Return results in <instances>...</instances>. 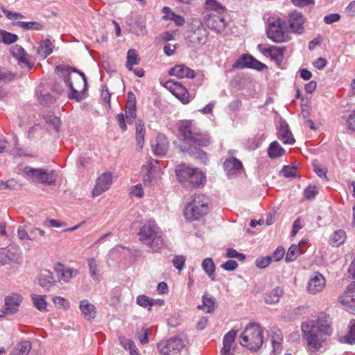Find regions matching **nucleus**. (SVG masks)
Masks as SVG:
<instances>
[{
    "label": "nucleus",
    "mask_w": 355,
    "mask_h": 355,
    "mask_svg": "<svg viewBox=\"0 0 355 355\" xmlns=\"http://www.w3.org/2000/svg\"><path fill=\"white\" fill-rule=\"evenodd\" d=\"M79 309L85 320L91 321L96 317V308L88 300H81L80 302Z\"/></svg>",
    "instance_id": "27"
},
{
    "label": "nucleus",
    "mask_w": 355,
    "mask_h": 355,
    "mask_svg": "<svg viewBox=\"0 0 355 355\" xmlns=\"http://www.w3.org/2000/svg\"><path fill=\"white\" fill-rule=\"evenodd\" d=\"M13 77L14 75L12 73L0 69V84L10 81Z\"/></svg>",
    "instance_id": "59"
},
{
    "label": "nucleus",
    "mask_w": 355,
    "mask_h": 355,
    "mask_svg": "<svg viewBox=\"0 0 355 355\" xmlns=\"http://www.w3.org/2000/svg\"><path fill=\"white\" fill-rule=\"evenodd\" d=\"M145 137V126L141 121L138 120L136 123V139L140 148H143Z\"/></svg>",
    "instance_id": "39"
},
{
    "label": "nucleus",
    "mask_w": 355,
    "mask_h": 355,
    "mask_svg": "<svg viewBox=\"0 0 355 355\" xmlns=\"http://www.w3.org/2000/svg\"><path fill=\"white\" fill-rule=\"evenodd\" d=\"M164 87L168 89L182 103L186 104L189 101V94L187 89L179 82L167 81Z\"/></svg>",
    "instance_id": "14"
},
{
    "label": "nucleus",
    "mask_w": 355,
    "mask_h": 355,
    "mask_svg": "<svg viewBox=\"0 0 355 355\" xmlns=\"http://www.w3.org/2000/svg\"><path fill=\"white\" fill-rule=\"evenodd\" d=\"M179 130L184 141L189 144L206 147L211 144L209 135L206 132H202L193 121H182Z\"/></svg>",
    "instance_id": "4"
},
{
    "label": "nucleus",
    "mask_w": 355,
    "mask_h": 355,
    "mask_svg": "<svg viewBox=\"0 0 355 355\" xmlns=\"http://www.w3.org/2000/svg\"><path fill=\"white\" fill-rule=\"evenodd\" d=\"M205 179L202 172L197 168H194V172L191 175L190 179L187 183V187L194 188L199 187Z\"/></svg>",
    "instance_id": "32"
},
{
    "label": "nucleus",
    "mask_w": 355,
    "mask_h": 355,
    "mask_svg": "<svg viewBox=\"0 0 355 355\" xmlns=\"http://www.w3.org/2000/svg\"><path fill=\"white\" fill-rule=\"evenodd\" d=\"M282 340V339L281 338H277V339H275L274 337H272V345L273 350L272 353L273 354V355H277V354L280 353Z\"/></svg>",
    "instance_id": "63"
},
{
    "label": "nucleus",
    "mask_w": 355,
    "mask_h": 355,
    "mask_svg": "<svg viewBox=\"0 0 355 355\" xmlns=\"http://www.w3.org/2000/svg\"><path fill=\"white\" fill-rule=\"evenodd\" d=\"M53 268L64 282H69L73 277L78 274V270L65 268L63 264L59 262L55 264Z\"/></svg>",
    "instance_id": "24"
},
{
    "label": "nucleus",
    "mask_w": 355,
    "mask_h": 355,
    "mask_svg": "<svg viewBox=\"0 0 355 355\" xmlns=\"http://www.w3.org/2000/svg\"><path fill=\"white\" fill-rule=\"evenodd\" d=\"M303 243V242H300L299 245L293 244L288 248V250L286 253L285 260L287 263L294 261L297 257L302 253L300 250V245Z\"/></svg>",
    "instance_id": "35"
},
{
    "label": "nucleus",
    "mask_w": 355,
    "mask_h": 355,
    "mask_svg": "<svg viewBox=\"0 0 355 355\" xmlns=\"http://www.w3.org/2000/svg\"><path fill=\"white\" fill-rule=\"evenodd\" d=\"M238 263L236 261L228 260L221 265V267L227 271H234L238 267Z\"/></svg>",
    "instance_id": "61"
},
{
    "label": "nucleus",
    "mask_w": 355,
    "mask_h": 355,
    "mask_svg": "<svg viewBox=\"0 0 355 355\" xmlns=\"http://www.w3.org/2000/svg\"><path fill=\"white\" fill-rule=\"evenodd\" d=\"M53 302L55 306L59 308L68 309L69 308V301L62 297L57 296L53 298Z\"/></svg>",
    "instance_id": "57"
},
{
    "label": "nucleus",
    "mask_w": 355,
    "mask_h": 355,
    "mask_svg": "<svg viewBox=\"0 0 355 355\" xmlns=\"http://www.w3.org/2000/svg\"><path fill=\"white\" fill-rule=\"evenodd\" d=\"M346 239L345 231L342 230L335 231L330 237L329 244L338 247L343 244Z\"/></svg>",
    "instance_id": "38"
},
{
    "label": "nucleus",
    "mask_w": 355,
    "mask_h": 355,
    "mask_svg": "<svg viewBox=\"0 0 355 355\" xmlns=\"http://www.w3.org/2000/svg\"><path fill=\"white\" fill-rule=\"evenodd\" d=\"M331 319L325 314H320L318 319L304 322L302 330L309 346L315 349H319L323 341V336L331 333Z\"/></svg>",
    "instance_id": "2"
},
{
    "label": "nucleus",
    "mask_w": 355,
    "mask_h": 355,
    "mask_svg": "<svg viewBox=\"0 0 355 355\" xmlns=\"http://www.w3.org/2000/svg\"><path fill=\"white\" fill-rule=\"evenodd\" d=\"M225 15V13H207L204 18L205 23L210 29L216 33H221L227 26Z\"/></svg>",
    "instance_id": "10"
},
{
    "label": "nucleus",
    "mask_w": 355,
    "mask_h": 355,
    "mask_svg": "<svg viewBox=\"0 0 355 355\" xmlns=\"http://www.w3.org/2000/svg\"><path fill=\"white\" fill-rule=\"evenodd\" d=\"M137 303L139 306L150 310L154 305L155 302L153 299L150 298L145 295H141L137 297Z\"/></svg>",
    "instance_id": "48"
},
{
    "label": "nucleus",
    "mask_w": 355,
    "mask_h": 355,
    "mask_svg": "<svg viewBox=\"0 0 355 355\" xmlns=\"http://www.w3.org/2000/svg\"><path fill=\"white\" fill-rule=\"evenodd\" d=\"M285 26L283 21H275L270 25L267 34L269 39L276 43L284 42L286 40V35L283 31Z\"/></svg>",
    "instance_id": "18"
},
{
    "label": "nucleus",
    "mask_w": 355,
    "mask_h": 355,
    "mask_svg": "<svg viewBox=\"0 0 355 355\" xmlns=\"http://www.w3.org/2000/svg\"><path fill=\"white\" fill-rule=\"evenodd\" d=\"M31 298L35 307L40 311H46L47 303L46 302L45 295H39L32 294Z\"/></svg>",
    "instance_id": "42"
},
{
    "label": "nucleus",
    "mask_w": 355,
    "mask_h": 355,
    "mask_svg": "<svg viewBox=\"0 0 355 355\" xmlns=\"http://www.w3.org/2000/svg\"><path fill=\"white\" fill-rule=\"evenodd\" d=\"M340 19V16L339 14L332 13V14H329V15H326L324 17V21L327 24H333L334 22H336V21H339Z\"/></svg>",
    "instance_id": "64"
},
{
    "label": "nucleus",
    "mask_w": 355,
    "mask_h": 355,
    "mask_svg": "<svg viewBox=\"0 0 355 355\" xmlns=\"http://www.w3.org/2000/svg\"><path fill=\"white\" fill-rule=\"evenodd\" d=\"M257 49L263 55L270 57L278 66L281 65L286 47L271 46L266 48L262 44H259Z\"/></svg>",
    "instance_id": "11"
},
{
    "label": "nucleus",
    "mask_w": 355,
    "mask_h": 355,
    "mask_svg": "<svg viewBox=\"0 0 355 355\" xmlns=\"http://www.w3.org/2000/svg\"><path fill=\"white\" fill-rule=\"evenodd\" d=\"M55 73L59 75L69 89L68 97L70 99L81 101L83 93L87 89V80L83 72L78 71L74 67L58 65L55 69Z\"/></svg>",
    "instance_id": "1"
},
{
    "label": "nucleus",
    "mask_w": 355,
    "mask_h": 355,
    "mask_svg": "<svg viewBox=\"0 0 355 355\" xmlns=\"http://www.w3.org/2000/svg\"><path fill=\"white\" fill-rule=\"evenodd\" d=\"M186 259L182 255H177L173 257L172 263L175 268L182 270L184 267Z\"/></svg>",
    "instance_id": "55"
},
{
    "label": "nucleus",
    "mask_w": 355,
    "mask_h": 355,
    "mask_svg": "<svg viewBox=\"0 0 355 355\" xmlns=\"http://www.w3.org/2000/svg\"><path fill=\"white\" fill-rule=\"evenodd\" d=\"M278 138L281 139L284 144H293L295 142L293 134L291 133L289 126L285 123H281L279 132Z\"/></svg>",
    "instance_id": "29"
},
{
    "label": "nucleus",
    "mask_w": 355,
    "mask_h": 355,
    "mask_svg": "<svg viewBox=\"0 0 355 355\" xmlns=\"http://www.w3.org/2000/svg\"><path fill=\"white\" fill-rule=\"evenodd\" d=\"M24 172L35 183H41L49 186L55 184L56 175L53 170L49 171L42 168H35L26 166Z\"/></svg>",
    "instance_id": "7"
},
{
    "label": "nucleus",
    "mask_w": 355,
    "mask_h": 355,
    "mask_svg": "<svg viewBox=\"0 0 355 355\" xmlns=\"http://www.w3.org/2000/svg\"><path fill=\"white\" fill-rule=\"evenodd\" d=\"M272 261L271 256L257 258L255 261L256 266L259 268H265Z\"/></svg>",
    "instance_id": "54"
},
{
    "label": "nucleus",
    "mask_w": 355,
    "mask_h": 355,
    "mask_svg": "<svg viewBox=\"0 0 355 355\" xmlns=\"http://www.w3.org/2000/svg\"><path fill=\"white\" fill-rule=\"evenodd\" d=\"M236 336V331L234 329L228 331L223 338V348L221 349V355H234V343Z\"/></svg>",
    "instance_id": "21"
},
{
    "label": "nucleus",
    "mask_w": 355,
    "mask_h": 355,
    "mask_svg": "<svg viewBox=\"0 0 355 355\" xmlns=\"http://www.w3.org/2000/svg\"><path fill=\"white\" fill-rule=\"evenodd\" d=\"M355 298V282L350 284L345 293L340 297V303H350Z\"/></svg>",
    "instance_id": "40"
},
{
    "label": "nucleus",
    "mask_w": 355,
    "mask_h": 355,
    "mask_svg": "<svg viewBox=\"0 0 355 355\" xmlns=\"http://www.w3.org/2000/svg\"><path fill=\"white\" fill-rule=\"evenodd\" d=\"M53 44L50 40L46 39L41 42L37 49V53L40 58L45 59L53 52Z\"/></svg>",
    "instance_id": "31"
},
{
    "label": "nucleus",
    "mask_w": 355,
    "mask_h": 355,
    "mask_svg": "<svg viewBox=\"0 0 355 355\" xmlns=\"http://www.w3.org/2000/svg\"><path fill=\"white\" fill-rule=\"evenodd\" d=\"M128 123H132L137 116L136 107L126 105L125 114L124 115Z\"/></svg>",
    "instance_id": "51"
},
{
    "label": "nucleus",
    "mask_w": 355,
    "mask_h": 355,
    "mask_svg": "<svg viewBox=\"0 0 355 355\" xmlns=\"http://www.w3.org/2000/svg\"><path fill=\"white\" fill-rule=\"evenodd\" d=\"M297 168L294 166H285L280 173L286 178H293L297 175Z\"/></svg>",
    "instance_id": "52"
},
{
    "label": "nucleus",
    "mask_w": 355,
    "mask_h": 355,
    "mask_svg": "<svg viewBox=\"0 0 355 355\" xmlns=\"http://www.w3.org/2000/svg\"><path fill=\"white\" fill-rule=\"evenodd\" d=\"M202 267L207 275L211 278L212 280H214V277L213 276L214 275L216 266L213 259L211 258L205 259L202 261Z\"/></svg>",
    "instance_id": "43"
},
{
    "label": "nucleus",
    "mask_w": 355,
    "mask_h": 355,
    "mask_svg": "<svg viewBox=\"0 0 355 355\" xmlns=\"http://www.w3.org/2000/svg\"><path fill=\"white\" fill-rule=\"evenodd\" d=\"M223 168L228 176L241 174L243 171V164L238 159L230 157L225 160Z\"/></svg>",
    "instance_id": "20"
},
{
    "label": "nucleus",
    "mask_w": 355,
    "mask_h": 355,
    "mask_svg": "<svg viewBox=\"0 0 355 355\" xmlns=\"http://www.w3.org/2000/svg\"><path fill=\"white\" fill-rule=\"evenodd\" d=\"M112 184V175L106 172L101 175L96 180V185L92 191L94 196H98L107 191Z\"/></svg>",
    "instance_id": "17"
},
{
    "label": "nucleus",
    "mask_w": 355,
    "mask_h": 355,
    "mask_svg": "<svg viewBox=\"0 0 355 355\" xmlns=\"http://www.w3.org/2000/svg\"><path fill=\"white\" fill-rule=\"evenodd\" d=\"M226 257L229 258H236L240 261H243L245 259V254L238 252L233 248L227 249Z\"/></svg>",
    "instance_id": "58"
},
{
    "label": "nucleus",
    "mask_w": 355,
    "mask_h": 355,
    "mask_svg": "<svg viewBox=\"0 0 355 355\" xmlns=\"http://www.w3.org/2000/svg\"><path fill=\"white\" fill-rule=\"evenodd\" d=\"M22 302V297L17 293H12L5 299L4 314H15L19 310V306Z\"/></svg>",
    "instance_id": "19"
},
{
    "label": "nucleus",
    "mask_w": 355,
    "mask_h": 355,
    "mask_svg": "<svg viewBox=\"0 0 355 355\" xmlns=\"http://www.w3.org/2000/svg\"><path fill=\"white\" fill-rule=\"evenodd\" d=\"M139 58L135 49H130L127 53V61L125 66L129 70H132V67L139 63Z\"/></svg>",
    "instance_id": "41"
},
{
    "label": "nucleus",
    "mask_w": 355,
    "mask_h": 355,
    "mask_svg": "<svg viewBox=\"0 0 355 355\" xmlns=\"http://www.w3.org/2000/svg\"><path fill=\"white\" fill-rule=\"evenodd\" d=\"M10 52L11 55L17 59L19 63H24L27 66L28 69L31 70L33 68V64L29 62L28 55L25 50L19 45H15L10 48Z\"/></svg>",
    "instance_id": "23"
},
{
    "label": "nucleus",
    "mask_w": 355,
    "mask_h": 355,
    "mask_svg": "<svg viewBox=\"0 0 355 355\" xmlns=\"http://www.w3.org/2000/svg\"><path fill=\"white\" fill-rule=\"evenodd\" d=\"M138 234L141 243L153 252H159L164 245L163 233L154 220L142 225Z\"/></svg>",
    "instance_id": "3"
},
{
    "label": "nucleus",
    "mask_w": 355,
    "mask_h": 355,
    "mask_svg": "<svg viewBox=\"0 0 355 355\" xmlns=\"http://www.w3.org/2000/svg\"><path fill=\"white\" fill-rule=\"evenodd\" d=\"M263 331L261 326L250 322L240 336V344L251 351L259 350L263 343Z\"/></svg>",
    "instance_id": "5"
},
{
    "label": "nucleus",
    "mask_w": 355,
    "mask_h": 355,
    "mask_svg": "<svg viewBox=\"0 0 355 355\" xmlns=\"http://www.w3.org/2000/svg\"><path fill=\"white\" fill-rule=\"evenodd\" d=\"M119 342L121 345L124 347V349L128 351L131 348H132L135 345L133 340L127 339L126 338L123 336L119 338Z\"/></svg>",
    "instance_id": "62"
},
{
    "label": "nucleus",
    "mask_w": 355,
    "mask_h": 355,
    "mask_svg": "<svg viewBox=\"0 0 355 355\" xmlns=\"http://www.w3.org/2000/svg\"><path fill=\"white\" fill-rule=\"evenodd\" d=\"M305 21L306 18L303 14L295 10L288 15L286 19L283 21V24L285 28H288L291 32L301 35L304 31Z\"/></svg>",
    "instance_id": "9"
},
{
    "label": "nucleus",
    "mask_w": 355,
    "mask_h": 355,
    "mask_svg": "<svg viewBox=\"0 0 355 355\" xmlns=\"http://www.w3.org/2000/svg\"><path fill=\"white\" fill-rule=\"evenodd\" d=\"M318 193V189L315 186L309 185L304 190V197L306 199H311Z\"/></svg>",
    "instance_id": "60"
},
{
    "label": "nucleus",
    "mask_w": 355,
    "mask_h": 355,
    "mask_svg": "<svg viewBox=\"0 0 355 355\" xmlns=\"http://www.w3.org/2000/svg\"><path fill=\"white\" fill-rule=\"evenodd\" d=\"M17 236H18L19 239H20L21 241H23V240L36 241L37 240L36 236H29L28 232L22 226H19L17 228Z\"/></svg>",
    "instance_id": "53"
},
{
    "label": "nucleus",
    "mask_w": 355,
    "mask_h": 355,
    "mask_svg": "<svg viewBox=\"0 0 355 355\" xmlns=\"http://www.w3.org/2000/svg\"><path fill=\"white\" fill-rule=\"evenodd\" d=\"M17 26L26 30L41 31L44 25L37 21H18Z\"/></svg>",
    "instance_id": "45"
},
{
    "label": "nucleus",
    "mask_w": 355,
    "mask_h": 355,
    "mask_svg": "<svg viewBox=\"0 0 355 355\" xmlns=\"http://www.w3.org/2000/svg\"><path fill=\"white\" fill-rule=\"evenodd\" d=\"M283 293L284 292L282 288L279 287L275 288L270 292L265 295L264 300L266 303L268 304H274L277 303L280 298L282 297Z\"/></svg>",
    "instance_id": "33"
},
{
    "label": "nucleus",
    "mask_w": 355,
    "mask_h": 355,
    "mask_svg": "<svg viewBox=\"0 0 355 355\" xmlns=\"http://www.w3.org/2000/svg\"><path fill=\"white\" fill-rule=\"evenodd\" d=\"M186 340L180 336H174L168 340L158 343L157 348L162 355H176L185 347Z\"/></svg>",
    "instance_id": "8"
},
{
    "label": "nucleus",
    "mask_w": 355,
    "mask_h": 355,
    "mask_svg": "<svg viewBox=\"0 0 355 355\" xmlns=\"http://www.w3.org/2000/svg\"><path fill=\"white\" fill-rule=\"evenodd\" d=\"M162 12L164 15L162 17L164 20H171L173 21L176 26H182L184 25L185 21L183 17L181 15L175 14L173 12L170 8L164 7L162 9Z\"/></svg>",
    "instance_id": "30"
},
{
    "label": "nucleus",
    "mask_w": 355,
    "mask_h": 355,
    "mask_svg": "<svg viewBox=\"0 0 355 355\" xmlns=\"http://www.w3.org/2000/svg\"><path fill=\"white\" fill-rule=\"evenodd\" d=\"M207 37V34L206 29L203 26H200L196 30L189 32L187 37V40L189 46L191 47H198L205 44Z\"/></svg>",
    "instance_id": "16"
},
{
    "label": "nucleus",
    "mask_w": 355,
    "mask_h": 355,
    "mask_svg": "<svg viewBox=\"0 0 355 355\" xmlns=\"http://www.w3.org/2000/svg\"><path fill=\"white\" fill-rule=\"evenodd\" d=\"M0 8L3 11V12L5 14L6 17L10 20L17 19L18 18H24V15L19 12H12L10 10H8L5 8V7L2 5H0Z\"/></svg>",
    "instance_id": "56"
},
{
    "label": "nucleus",
    "mask_w": 355,
    "mask_h": 355,
    "mask_svg": "<svg viewBox=\"0 0 355 355\" xmlns=\"http://www.w3.org/2000/svg\"><path fill=\"white\" fill-rule=\"evenodd\" d=\"M326 285L324 277L318 272H314L309 278L306 291L312 295L318 294L323 291Z\"/></svg>",
    "instance_id": "13"
},
{
    "label": "nucleus",
    "mask_w": 355,
    "mask_h": 355,
    "mask_svg": "<svg viewBox=\"0 0 355 355\" xmlns=\"http://www.w3.org/2000/svg\"><path fill=\"white\" fill-rule=\"evenodd\" d=\"M169 75L180 79L184 78L192 79L196 76L195 71L193 69L182 64L175 65L171 68L169 71Z\"/></svg>",
    "instance_id": "22"
},
{
    "label": "nucleus",
    "mask_w": 355,
    "mask_h": 355,
    "mask_svg": "<svg viewBox=\"0 0 355 355\" xmlns=\"http://www.w3.org/2000/svg\"><path fill=\"white\" fill-rule=\"evenodd\" d=\"M38 284L45 291H49L55 285V280L53 273L49 270H44L38 275Z\"/></svg>",
    "instance_id": "25"
},
{
    "label": "nucleus",
    "mask_w": 355,
    "mask_h": 355,
    "mask_svg": "<svg viewBox=\"0 0 355 355\" xmlns=\"http://www.w3.org/2000/svg\"><path fill=\"white\" fill-rule=\"evenodd\" d=\"M44 119L46 123L49 124L53 129L55 131H58L60 127V119L59 117L55 116L53 114H46L44 116Z\"/></svg>",
    "instance_id": "47"
},
{
    "label": "nucleus",
    "mask_w": 355,
    "mask_h": 355,
    "mask_svg": "<svg viewBox=\"0 0 355 355\" xmlns=\"http://www.w3.org/2000/svg\"><path fill=\"white\" fill-rule=\"evenodd\" d=\"M205 8L214 13H226V8L216 0H205Z\"/></svg>",
    "instance_id": "37"
},
{
    "label": "nucleus",
    "mask_w": 355,
    "mask_h": 355,
    "mask_svg": "<svg viewBox=\"0 0 355 355\" xmlns=\"http://www.w3.org/2000/svg\"><path fill=\"white\" fill-rule=\"evenodd\" d=\"M266 65L255 60L252 56L243 54L232 65L234 69L252 68L258 71L262 70Z\"/></svg>",
    "instance_id": "12"
},
{
    "label": "nucleus",
    "mask_w": 355,
    "mask_h": 355,
    "mask_svg": "<svg viewBox=\"0 0 355 355\" xmlns=\"http://www.w3.org/2000/svg\"><path fill=\"white\" fill-rule=\"evenodd\" d=\"M31 349V344L28 341H22L14 347L11 355H28Z\"/></svg>",
    "instance_id": "36"
},
{
    "label": "nucleus",
    "mask_w": 355,
    "mask_h": 355,
    "mask_svg": "<svg viewBox=\"0 0 355 355\" xmlns=\"http://www.w3.org/2000/svg\"><path fill=\"white\" fill-rule=\"evenodd\" d=\"M194 168L185 164H180L175 169V174L180 182L186 187L190 179L191 175L194 172Z\"/></svg>",
    "instance_id": "26"
},
{
    "label": "nucleus",
    "mask_w": 355,
    "mask_h": 355,
    "mask_svg": "<svg viewBox=\"0 0 355 355\" xmlns=\"http://www.w3.org/2000/svg\"><path fill=\"white\" fill-rule=\"evenodd\" d=\"M203 306L207 308V313H211L215 309L216 299L214 297H207V293L202 296Z\"/></svg>",
    "instance_id": "50"
},
{
    "label": "nucleus",
    "mask_w": 355,
    "mask_h": 355,
    "mask_svg": "<svg viewBox=\"0 0 355 355\" xmlns=\"http://www.w3.org/2000/svg\"><path fill=\"white\" fill-rule=\"evenodd\" d=\"M91 277L94 280L98 281V263L94 258H89L87 260Z\"/></svg>",
    "instance_id": "46"
},
{
    "label": "nucleus",
    "mask_w": 355,
    "mask_h": 355,
    "mask_svg": "<svg viewBox=\"0 0 355 355\" xmlns=\"http://www.w3.org/2000/svg\"><path fill=\"white\" fill-rule=\"evenodd\" d=\"M21 259V252L18 248L12 246L9 248L0 249V264L19 263Z\"/></svg>",
    "instance_id": "15"
},
{
    "label": "nucleus",
    "mask_w": 355,
    "mask_h": 355,
    "mask_svg": "<svg viewBox=\"0 0 355 355\" xmlns=\"http://www.w3.org/2000/svg\"><path fill=\"white\" fill-rule=\"evenodd\" d=\"M341 341L348 344L355 343V320L349 322V331L342 337Z\"/></svg>",
    "instance_id": "44"
},
{
    "label": "nucleus",
    "mask_w": 355,
    "mask_h": 355,
    "mask_svg": "<svg viewBox=\"0 0 355 355\" xmlns=\"http://www.w3.org/2000/svg\"><path fill=\"white\" fill-rule=\"evenodd\" d=\"M209 211L207 199L203 195H194L185 206L184 215L187 220H196Z\"/></svg>",
    "instance_id": "6"
},
{
    "label": "nucleus",
    "mask_w": 355,
    "mask_h": 355,
    "mask_svg": "<svg viewBox=\"0 0 355 355\" xmlns=\"http://www.w3.org/2000/svg\"><path fill=\"white\" fill-rule=\"evenodd\" d=\"M168 148V141L164 135H159L156 138V143L153 146V151L156 155L162 156L166 154Z\"/></svg>",
    "instance_id": "28"
},
{
    "label": "nucleus",
    "mask_w": 355,
    "mask_h": 355,
    "mask_svg": "<svg viewBox=\"0 0 355 355\" xmlns=\"http://www.w3.org/2000/svg\"><path fill=\"white\" fill-rule=\"evenodd\" d=\"M268 156L275 159L282 156L285 153V150L277 141H272L268 149Z\"/></svg>",
    "instance_id": "34"
},
{
    "label": "nucleus",
    "mask_w": 355,
    "mask_h": 355,
    "mask_svg": "<svg viewBox=\"0 0 355 355\" xmlns=\"http://www.w3.org/2000/svg\"><path fill=\"white\" fill-rule=\"evenodd\" d=\"M17 35L6 31L0 30V42L6 44H10L17 40Z\"/></svg>",
    "instance_id": "49"
}]
</instances>
